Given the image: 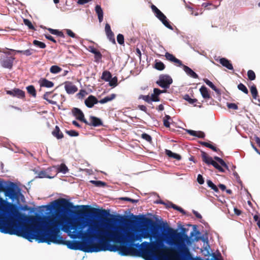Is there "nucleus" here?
<instances>
[{"mask_svg":"<svg viewBox=\"0 0 260 260\" xmlns=\"http://www.w3.org/2000/svg\"><path fill=\"white\" fill-rule=\"evenodd\" d=\"M142 234H138L125 229L120 225H109L104 228L93 226L94 233H89L99 241V244L92 243L85 252H99L109 250L118 251L123 256H142L146 258L154 257L156 254L162 252L163 248H167L161 241L157 240L151 243L144 242L141 244L134 242L142 238H151L155 233L150 232L155 222L150 218L142 217L141 219Z\"/></svg>","mask_w":260,"mask_h":260,"instance_id":"1","label":"nucleus"},{"mask_svg":"<svg viewBox=\"0 0 260 260\" xmlns=\"http://www.w3.org/2000/svg\"><path fill=\"white\" fill-rule=\"evenodd\" d=\"M85 225V224L81 221H72L63 215L60 216L59 217H57V215L47 216L44 217L41 222V226L43 227V230L36 223L28 224L24 238L30 242L36 239L39 243H46L48 244L51 243L61 244L66 245L70 249H82L80 247V242L64 241L59 233L61 229L64 231L73 230L75 238L80 236L83 238L93 239V237L88 234L89 233H94L93 226L90 225L87 232H83V229Z\"/></svg>","mask_w":260,"mask_h":260,"instance_id":"2","label":"nucleus"},{"mask_svg":"<svg viewBox=\"0 0 260 260\" xmlns=\"http://www.w3.org/2000/svg\"><path fill=\"white\" fill-rule=\"evenodd\" d=\"M24 215L20 213L16 205L6 202L0 198V232L25 238L27 225L17 221Z\"/></svg>","mask_w":260,"mask_h":260,"instance_id":"3","label":"nucleus"},{"mask_svg":"<svg viewBox=\"0 0 260 260\" xmlns=\"http://www.w3.org/2000/svg\"><path fill=\"white\" fill-rule=\"evenodd\" d=\"M55 206L58 209H63L66 211H70V209L81 208L82 209L78 210L77 214L84 216L91 215L94 217H103L109 214V212L105 209H98L94 208H91L87 205L76 206L73 205V203L69 201L61 199L60 200H55L52 202Z\"/></svg>","mask_w":260,"mask_h":260,"instance_id":"4","label":"nucleus"},{"mask_svg":"<svg viewBox=\"0 0 260 260\" xmlns=\"http://www.w3.org/2000/svg\"><path fill=\"white\" fill-rule=\"evenodd\" d=\"M185 228H182L181 232L177 233L176 231L171 228L168 229V236L171 240V243L176 246L179 252L184 256L190 255L188 248L185 244V241L188 237L185 234Z\"/></svg>","mask_w":260,"mask_h":260,"instance_id":"5","label":"nucleus"},{"mask_svg":"<svg viewBox=\"0 0 260 260\" xmlns=\"http://www.w3.org/2000/svg\"><path fill=\"white\" fill-rule=\"evenodd\" d=\"M6 50H8V49H0V52H3L5 54V55L1 56L0 62L3 67L11 69L12 68L15 57L8 56V55H10V53Z\"/></svg>","mask_w":260,"mask_h":260,"instance_id":"6","label":"nucleus"},{"mask_svg":"<svg viewBox=\"0 0 260 260\" xmlns=\"http://www.w3.org/2000/svg\"><path fill=\"white\" fill-rule=\"evenodd\" d=\"M151 9L155 14V16L163 23L167 28L172 30L173 27L170 24L166 16L154 5H151Z\"/></svg>","mask_w":260,"mask_h":260,"instance_id":"7","label":"nucleus"},{"mask_svg":"<svg viewBox=\"0 0 260 260\" xmlns=\"http://www.w3.org/2000/svg\"><path fill=\"white\" fill-rule=\"evenodd\" d=\"M173 82V79L168 75L162 74L159 76L158 80L156 83L160 87L164 89L169 88Z\"/></svg>","mask_w":260,"mask_h":260,"instance_id":"8","label":"nucleus"},{"mask_svg":"<svg viewBox=\"0 0 260 260\" xmlns=\"http://www.w3.org/2000/svg\"><path fill=\"white\" fill-rule=\"evenodd\" d=\"M73 115L76 117V118L84 122V123H87V121L84 118V115L83 112L79 108H73L72 110Z\"/></svg>","mask_w":260,"mask_h":260,"instance_id":"9","label":"nucleus"},{"mask_svg":"<svg viewBox=\"0 0 260 260\" xmlns=\"http://www.w3.org/2000/svg\"><path fill=\"white\" fill-rule=\"evenodd\" d=\"M3 191L5 192V196L10 199H14L17 197L16 191L13 186L4 187Z\"/></svg>","mask_w":260,"mask_h":260,"instance_id":"10","label":"nucleus"},{"mask_svg":"<svg viewBox=\"0 0 260 260\" xmlns=\"http://www.w3.org/2000/svg\"><path fill=\"white\" fill-rule=\"evenodd\" d=\"M6 92L8 94L18 98L23 99L25 97L24 91L18 88H15L13 90H7Z\"/></svg>","mask_w":260,"mask_h":260,"instance_id":"11","label":"nucleus"},{"mask_svg":"<svg viewBox=\"0 0 260 260\" xmlns=\"http://www.w3.org/2000/svg\"><path fill=\"white\" fill-rule=\"evenodd\" d=\"M89 120L90 122L87 121V123L85 124L90 126H93L94 127L103 125L102 121L100 118L95 116H90L89 117Z\"/></svg>","mask_w":260,"mask_h":260,"instance_id":"12","label":"nucleus"},{"mask_svg":"<svg viewBox=\"0 0 260 260\" xmlns=\"http://www.w3.org/2000/svg\"><path fill=\"white\" fill-rule=\"evenodd\" d=\"M99 103L96 98L92 95H89L85 100V104L88 108H92L94 105Z\"/></svg>","mask_w":260,"mask_h":260,"instance_id":"13","label":"nucleus"},{"mask_svg":"<svg viewBox=\"0 0 260 260\" xmlns=\"http://www.w3.org/2000/svg\"><path fill=\"white\" fill-rule=\"evenodd\" d=\"M51 169L53 170L54 175H57L59 172L66 174L69 170L68 167L65 165V164H61L59 167L52 166Z\"/></svg>","mask_w":260,"mask_h":260,"instance_id":"14","label":"nucleus"},{"mask_svg":"<svg viewBox=\"0 0 260 260\" xmlns=\"http://www.w3.org/2000/svg\"><path fill=\"white\" fill-rule=\"evenodd\" d=\"M64 88L68 94H73L78 90L77 86L71 82H67L65 84Z\"/></svg>","mask_w":260,"mask_h":260,"instance_id":"15","label":"nucleus"},{"mask_svg":"<svg viewBox=\"0 0 260 260\" xmlns=\"http://www.w3.org/2000/svg\"><path fill=\"white\" fill-rule=\"evenodd\" d=\"M165 56L168 60L177 64L178 66H182V61L176 58L173 54L166 52Z\"/></svg>","mask_w":260,"mask_h":260,"instance_id":"16","label":"nucleus"},{"mask_svg":"<svg viewBox=\"0 0 260 260\" xmlns=\"http://www.w3.org/2000/svg\"><path fill=\"white\" fill-rule=\"evenodd\" d=\"M39 83L41 87L50 88L54 86V83L52 81H49L46 78H41L39 81Z\"/></svg>","mask_w":260,"mask_h":260,"instance_id":"17","label":"nucleus"},{"mask_svg":"<svg viewBox=\"0 0 260 260\" xmlns=\"http://www.w3.org/2000/svg\"><path fill=\"white\" fill-rule=\"evenodd\" d=\"M219 63L223 67L230 70H233L234 68L231 61L226 58H221L219 60Z\"/></svg>","mask_w":260,"mask_h":260,"instance_id":"18","label":"nucleus"},{"mask_svg":"<svg viewBox=\"0 0 260 260\" xmlns=\"http://www.w3.org/2000/svg\"><path fill=\"white\" fill-rule=\"evenodd\" d=\"M184 71L185 72V73L189 76L194 78L197 79L199 78V76L198 74H197L192 70H191L190 68L182 64V66H181Z\"/></svg>","mask_w":260,"mask_h":260,"instance_id":"19","label":"nucleus"},{"mask_svg":"<svg viewBox=\"0 0 260 260\" xmlns=\"http://www.w3.org/2000/svg\"><path fill=\"white\" fill-rule=\"evenodd\" d=\"M187 132L190 135L197 137L199 138H204L205 137L204 133L202 131H195L191 129H187Z\"/></svg>","mask_w":260,"mask_h":260,"instance_id":"20","label":"nucleus"},{"mask_svg":"<svg viewBox=\"0 0 260 260\" xmlns=\"http://www.w3.org/2000/svg\"><path fill=\"white\" fill-rule=\"evenodd\" d=\"M200 91L204 99H209L211 98L209 90L206 86H202L200 89Z\"/></svg>","mask_w":260,"mask_h":260,"instance_id":"21","label":"nucleus"},{"mask_svg":"<svg viewBox=\"0 0 260 260\" xmlns=\"http://www.w3.org/2000/svg\"><path fill=\"white\" fill-rule=\"evenodd\" d=\"M208 166L211 165L215 168L218 170V171L220 172H224V168L226 169H228V167L227 164H207Z\"/></svg>","mask_w":260,"mask_h":260,"instance_id":"22","label":"nucleus"},{"mask_svg":"<svg viewBox=\"0 0 260 260\" xmlns=\"http://www.w3.org/2000/svg\"><path fill=\"white\" fill-rule=\"evenodd\" d=\"M52 135L57 139H60L63 138V134L60 131L58 126H55L54 129L52 132Z\"/></svg>","mask_w":260,"mask_h":260,"instance_id":"23","label":"nucleus"},{"mask_svg":"<svg viewBox=\"0 0 260 260\" xmlns=\"http://www.w3.org/2000/svg\"><path fill=\"white\" fill-rule=\"evenodd\" d=\"M165 153L170 158L175 159L177 160H180L181 159V156L180 155L174 153L170 150L166 149Z\"/></svg>","mask_w":260,"mask_h":260,"instance_id":"24","label":"nucleus"},{"mask_svg":"<svg viewBox=\"0 0 260 260\" xmlns=\"http://www.w3.org/2000/svg\"><path fill=\"white\" fill-rule=\"evenodd\" d=\"M201 156L202 158V160L204 162H216L212 158V157L209 156L208 154L205 152H201Z\"/></svg>","mask_w":260,"mask_h":260,"instance_id":"25","label":"nucleus"},{"mask_svg":"<svg viewBox=\"0 0 260 260\" xmlns=\"http://www.w3.org/2000/svg\"><path fill=\"white\" fill-rule=\"evenodd\" d=\"M95 11L98 15L99 22H101L103 20V11L101 7L97 5L95 7Z\"/></svg>","mask_w":260,"mask_h":260,"instance_id":"26","label":"nucleus"},{"mask_svg":"<svg viewBox=\"0 0 260 260\" xmlns=\"http://www.w3.org/2000/svg\"><path fill=\"white\" fill-rule=\"evenodd\" d=\"M116 96V95L114 93H112L108 96L105 97L104 98L100 100L99 103L103 104L107 102H110L113 100Z\"/></svg>","mask_w":260,"mask_h":260,"instance_id":"27","label":"nucleus"},{"mask_svg":"<svg viewBox=\"0 0 260 260\" xmlns=\"http://www.w3.org/2000/svg\"><path fill=\"white\" fill-rule=\"evenodd\" d=\"M10 50L18 53H22L26 56H30L33 53L34 51H35V50L31 49H29L25 50H16L14 49H10Z\"/></svg>","mask_w":260,"mask_h":260,"instance_id":"28","label":"nucleus"},{"mask_svg":"<svg viewBox=\"0 0 260 260\" xmlns=\"http://www.w3.org/2000/svg\"><path fill=\"white\" fill-rule=\"evenodd\" d=\"M112 78L111 73L108 71H104L101 76V79L105 81H109Z\"/></svg>","mask_w":260,"mask_h":260,"instance_id":"29","label":"nucleus"},{"mask_svg":"<svg viewBox=\"0 0 260 260\" xmlns=\"http://www.w3.org/2000/svg\"><path fill=\"white\" fill-rule=\"evenodd\" d=\"M201 144L203 146H204L205 147H207L208 148L211 149L214 151L217 152H219L220 153H222V152L220 151V150L219 149L217 148L216 147H215L214 146L212 145V144H211L208 142H201Z\"/></svg>","mask_w":260,"mask_h":260,"instance_id":"30","label":"nucleus"},{"mask_svg":"<svg viewBox=\"0 0 260 260\" xmlns=\"http://www.w3.org/2000/svg\"><path fill=\"white\" fill-rule=\"evenodd\" d=\"M154 68L158 71H162L165 69V65L160 61L155 60L154 64Z\"/></svg>","mask_w":260,"mask_h":260,"instance_id":"31","label":"nucleus"},{"mask_svg":"<svg viewBox=\"0 0 260 260\" xmlns=\"http://www.w3.org/2000/svg\"><path fill=\"white\" fill-rule=\"evenodd\" d=\"M27 92L32 96L35 98L37 95L36 90L33 85H29L26 87Z\"/></svg>","mask_w":260,"mask_h":260,"instance_id":"32","label":"nucleus"},{"mask_svg":"<svg viewBox=\"0 0 260 260\" xmlns=\"http://www.w3.org/2000/svg\"><path fill=\"white\" fill-rule=\"evenodd\" d=\"M48 31L52 35H55L61 38H64V35L62 31L57 29H54L51 28L48 29Z\"/></svg>","mask_w":260,"mask_h":260,"instance_id":"33","label":"nucleus"},{"mask_svg":"<svg viewBox=\"0 0 260 260\" xmlns=\"http://www.w3.org/2000/svg\"><path fill=\"white\" fill-rule=\"evenodd\" d=\"M250 92L252 95V98L256 100L258 95V91L257 90L256 86L254 84H253L250 88Z\"/></svg>","mask_w":260,"mask_h":260,"instance_id":"34","label":"nucleus"},{"mask_svg":"<svg viewBox=\"0 0 260 260\" xmlns=\"http://www.w3.org/2000/svg\"><path fill=\"white\" fill-rule=\"evenodd\" d=\"M62 69L58 66L54 65L51 67L50 72L52 74H57L60 72Z\"/></svg>","mask_w":260,"mask_h":260,"instance_id":"35","label":"nucleus"},{"mask_svg":"<svg viewBox=\"0 0 260 260\" xmlns=\"http://www.w3.org/2000/svg\"><path fill=\"white\" fill-rule=\"evenodd\" d=\"M32 43L35 46L42 49H44L46 47V45L44 43L36 40H34Z\"/></svg>","mask_w":260,"mask_h":260,"instance_id":"36","label":"nucleus"},{"mask_svg":"<svg viewBox=\"0 0 260 260\" xmlns=\"http://www.w3.org/2000/svg\"><path fill=\"white\" fill-rule=\"evenodd\" d=\"M204 82L206 83L207 85H208L210 88H211L215 91H218V89L216 88V87L213 84L212 82L209 80L208 79H204Z\"/></svg>","mask_w":260,"mask_h":260,"instance_id":"37","label":"nucleus"},{"mask_svg":"<svg viewBox=\"0 0 260 260\" xmlns=\"http://www.w3.org/2000/svg\"><path fill=\"white\" fill-rule=\"evenodd\" d=\"M106 34L109 41H111L112 43L115 44L116 42L115 40L114 35L112 31L111 30V31L108 32Z\"/></svg>","mask_w":260,"mask_h":260,"instance_id":"38","label":"nucleus"},{"mask_svg":"<svg viewBox=\"0 0 260 260\" xmlns=\"http://www.w3.org/2000/svg\"><path fill=\"white\" fill-rule=\"evenodd\" d=\"M207 183L210 187L215 192H218L217 187L210 180H207Z\"/></svg>","mask_w":260,"mask_h":260,"instance_id":"39","label":"nucleus"},{"mask_svg":"<svg viewBox=\"0 0 260 260\" xmlns=\"http://www.w3.org/2000/svg\"><path fill=\"white\" fill-rule=\"evenodd\" d=\"M247 76L249 80L251 81L255 80L256 77L255 73L252 70H251L248 71Z\"/></svg>","mask_w":260,"mask_h":260,"instance_id":"40","label":"nucleus"},{"mask_svg":"<svg viewBox=\"0 0 260 260\" xmlns=\"http://www.w3.org/2000/svg\"><path fill=\"white\" fill-rule=\"evenodd\" d=\"M184 99L191 104H193L197 102V100L196 99L190 98L188 94H185L184 96Z\"/></svg>","mask_w":260,"mask_h":260,"instance_id":"41","label":"nucleus"},{"mask_svg":"<svg viewBox=\"0 0 260 260\" xmlns=\"http://www.w3.org/2000/svg\"><path fill=\"white\" fill-rule=\"evenodd\" d=\"M117 78L115 76L113 78H111V79L109 81V84L110 86L115 87L117 85Z\"/></svg>","mask_w":260,"mask_h":260,"instance_id":"42","label":"nucleus"},{"mask_svg":"<svg viewBox=\"0 0 260 260\" xmlns=\"http://www.w3.org/2000/svg\"><path fill=\"white\" fill-rule=\"evenodd\" d=\"M238 88L239 90L243 91L245 94L248 93V90L247 87L243 83H240L238 84Z\"/></svg>","mask_w":260,"mask_h":260,"instance_id":"43","label":"nucleus"},{"mask_svg":"<svg viewBox=\"0 0 260 260\" xmlns=\"http://www.w3.org/2000/svg\"><path fill=\"white\" fill-rule=\"evenodd\" d=\"M23 22L25 25L28 26L29 29H32V30H35V28L31 23V22L27 19H23Z\"/></svg>","mask_w":260,"mask_h":260,"instance_id":"44","label":"nucleus"},{"mask_svg":"<svg viewBox=\"0 0 260 260\" xmlns=\"http://www.w3.org/2000/svg\"><path fill=\"white\" fill-rule=\"evenodd\" d=\"M141 138L149 143H152L151 137L149 135H148L146 133L142 134L141 135Z\"/></svg>","mask_w":260,"mask_h":260,"instance_id":"45","label":"nucleus"},{"mask_svg":"<svg viewBox=\"0 0 260 260\" xmlns=\"http://www.w3.org/2000/svg\"><path fill=\"white\" fill-rule=\"evenodd\" d=\"M171 119V117L169 115H165V117L164 118L163 122H164V125L166 127H170V122L169 120Z\"/></svg>","mask_w":260,"mask_h":260,"instance_id":"46","label":"nucleus"},{"mask_svg":"<svg viewBox=\"0 0 260 260\" xmlns=\"http://www.w3.org/2000/svg\"><path fill=\"white\" fill-rule=\"evenodd\" d=\"M66 133L71 137H77L79 133L75 130L66 131Z\"/></svg>","mask_w":260,"mask_h":260,"instance_id":"47","label":"nucleus"},{"mask_svg":"<svg viewBox=\"0 0 260 260\" xmlns=\"http://www.w3.org/2000/svg\"><path fill=\"white\" fill-rule=\"evenodd\" d=\"M51 93V92H46L43 95V99L48 102L49 103L54 104L55 103V102L50 100L48 99V95Z\"/></svg>","mask_w":260,"mask_h":260,"instance_id":"48","label":"nucleus"},{"mask_svg":"<svg viewBox=\"0 0 260 260\" xmlns=\"http://www.w3.org/2000/svg\"><path fill=\"white\" fill-rule=\"evenodd\" d=\"M90 182L94 184L96 186H104L106 185V183L104 182H102L101 181H94L91 180L90 181Z\"/></svg>","mask_w":260,"mask_h":260,"instance_id":"49","label":"nucleus"},{"mask_svg":"<svg viewBox=\"0 0 260 260\" xmlns=\"http://www.w3.org/2000/svg\"><path fill=\"white\" fill-rule=\"evenodd\" d=\"M86 94H87V92L86 90L81 89L80 90L79 92L77 93V96L79 99L83 98Z\"/></svg>","mask_w":260,"mask_h":260,"instance_id":"50","label":"nucleus"},{"mask_svg":"<svg viewBox=\"0 0 260 260\" xmlns=\"http://www.w3.org/2000/svg\"><path fill=\"white\" fill-rule=\"evenodd\" d=\"M117 40L118 43L122 45L124 44V36L122 34H118L117 36Z\"/></svg>","mask_w":260,"mask_h":260,"instance_id":"51","label":"nucleus"},{"mask_svg":"<svg viewBox=\"0 0 260 260\" xmlns=\"http://www.w3.org/2000/svg\"><path fill=\"white\" fill-rule=\"evenodd\" d=\"M139 99H143L145 102H147L148 103H151V100L150 97L149 95H140L139 97Z\"/></svg>","mask_w":260,"mask_h":260,"instance_id":"52","label":"nucleus"},{"mask_svg":"<svg viewBox=\"0 0 260 260\" xmlns=\"http://www.w3.org/2000/svg\"><path fill=\"white\" fill-rule=\"evenodd\" d=\"M102 58V54L99 51L94 55L95 61L99 62Z\"/></svg>","mask_w":260,"mask_h":260,"instance_id":"53","label":"nucleus"},{"mask_svg":"<svg viewBox=\"0 0 260 260\" xmlns=\"http://www.w3.org/2000/svg\"><path fill=\"white\" fill-rule=\"evenodd\" d=\"M227 106L228 108L234 110H237L238 108V106L235 103H228Z\"/></svg>","mask_w":260,"mask_h":260,"instance_id":"54","label":"nucleus"},{"mask_svg":"<svg viewBox=\"0 0 260 260\" xmlns=\"http://www.w3.org/2000/svg\"><path fill=\"white\" fill-rule=\"evenodd\" d=\"M52 167H50L49 168H48V169L47 170V172L48 173H50V175H52L53 176H51L50 175L48 174L46 176L48 178H52L54 176H55L56 175H54V171L52 169H51Z\"/></svg>","mask_w":260,"mask_h":260,"instance_id":"55","label":"nucleus"},{"mask_svg":"<svg viewBox=\"0 0 260 260\" xmlns=\"http://www.w3.org/2000/svg\"><path fill=\"white\" fill-rule=\"evenodd\" d=\"M197 181L200 184H203L204 183V178L201 174L198 175Z\"/></svg>","mask_w":260,"mask_h":260,"instance_id":"56","label":"nucleus"},{"mask_svg":"<svg viewBox=\"0 0 260 260\" xmlns=\"http://www.w3.org/2000/svg\"><path fill=\"white\" fill-rule=\"evenodd\" d=\"M151 102H158L160 100L159 96H157L154 94H152L150 98Z\"/></svg>","mask_w":260,"mask_h":260,"instance_id":"57","label":"nucleus"},{"mask_svg":"<svg viewBox=\"0 0 260 260\" xmlns=\"http://www.w3.org/2000/svg\"><path fill=\"white\" fill-rule=\"evenodd\" d=\"M161 93V90L158 88H154L153 89V93L154 95L158 96L159 94Z\"/></svg>","mask_w":260,"mask_h":260,"instance_id":"58","label":"nucleus"},{"mask_svg":"<svg viewBox=\"0 0 260 260\" xmlns=\"http://www.w3.org/2000/svg\"><path fill=\"white\" fill-rule=\"evenodd\" d=\"M187 8L188 9V10L189 11L191 15H194V16L198 15L199 14L198 12L194 13L193 9L192 7L188 6V7H187Z\"/></svg>","mask_w":260,"mask_h":260,"instance_id":"59","label":"nucleus"},{"mask_svg":"<svg viewBox=\"0 0 260 260\" xmlns=\"http://www.w3.org/2000/svg\"><path fill=\"white\" fill-rule=\"evenodd\" d=\"M67 34L72 38H75V34L71 30V29H67L66 30Z\"/></svg>","mask_w":260,"mask_h":260,"instance_id":"60","label":"nucleus"},{"mask_svg":"<svg viewBox=\"0 0 260 260\" xmlns=\"http://www.w3.org/2000/svg\"><path fill=\"white\" fill-rule=\"evenodd\" d=\"M45 38L47 39H48V40H50V41H52V42H53L54 43H56V40L51 35H45Z\"/></svg>","mask_w":260,"mask_h":260,"instance_id":"61","label":"nucleus"},{"mask_svg":"<svg viewBox=\"0 0 260 260\" xmlns=\"http://www.w3.org/2000/svg\"><path fill=\"white\" fill-rule=\"evenodd\" d=\"M168 207H171L173 208L174 209L177 210V209L179 208V206H177L175 204H173L171 202H170L168 205Z\"/></svg>","mask_w":260,"mask_h":260,"instance_id":"62","label":"nucleus"},{"mask_svg":"<svg viewBox=\"0 0 260 260\" xmlns=\"http://www.w3.org/2000/svg\"><path fill=\"white\" fill-rule=\"evenodd\" d=\"M105 29L106 33L111 31L110 25L108 23L106 24Z\"/></svg>","mask_w":260,"mask_h":260,"instance_id":"63","label":"nucleus"},{"mask_svg":"<svg viewBox=\"0 0 260 260\" xmlns=\"http://www.w3.org/2000/svg\"><path fill=\"white\" fill-rule=\"evenodd\" d=\"M138 108L139 109H140L141 110L145 112H147V109L146 108V107L145 106H144V105H139L138 106Z\"/></svg>","mask_w":260,"mask_h":260,"instance_id":"64","label":"nucleus"}]
</instances>
